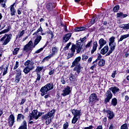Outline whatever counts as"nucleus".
<instances>
[{"label":"nucleus","instance_id":"obj_23","mask_svg":"<svg viewBox=\"0 0 129 129\" xmlns=\"http://www.w3.org/2000/svg\"><path fill=\"white\" fill-rule=\"evenodd\" d=\"M74 71L77 72V74H79L80 71H81V66H80V64L76 66L74 69Z\"/></svg>","mask_w":129,"mask_h":129},{"label":"nucleus","instance_id":"obj_16","mask_svg":"<svg viewBox=\"0 0 129 129\" xmlns=\"http://www.w3.org/2000/svg\"><path fill=\"white\" fill-rule=\"evenodd\" d=\"M42 40V36L40 35H37L36 38L34 40V45H33V48H35L37 45L39 43H40V41Z\"/></svg>","mask_w":129,"mask_h":129},{"label":"nucleus","instance_id":"obj_21","mask_svg":"<svg viewBox=\"0 0 129 129\" xmlns=\"http://www.w3.org/2000/svg\"><path fill=\"white\" fill-rule=\"evenodd\" d=\"M108 52V46L105 45L101 50L100 51L101 54L102 55H105L106 53Z\"/></svg>","mask_w":129,"mask_h":129},{"label":"nucleus","instance_id":"obj_13","mask_svg":"<svg viewBox=\"0 0 129 129\" xmlns=\"http://www.w3.org/2000/svg\"><path fill=\"white\" fill-rule=\"evenodd\" d=\"M35 63L33 61H31L30 60H27L25 63L24 66L26 67H28L29 68H31L32 69H35V66H34Z\"/></svg>","mask_w":129,"mask_h":129},{"label":"nucleus","instance_id":"obj_63","mask_svg":"<svg viewBox=\"0 0 129 129\" xmlns=\"http://www.w3.org/2000/svg\"><path fill=\"white\" fill-rule=\"evenodd\" d=\"M92 128V125H90L89 127H86L84 129H91Z\"/></svg>","mask_w":129,"mask_h":129},{"label":"nucleus","instance_id":"obj_7","mask_svg":"<svg viewBox=\"0 0 129 129\" xmlns=\"http://www.w3.org/2000/svg\"><path fill=\"white\" fill-rule=\"evenodd\" d=\"M32 48H33V42L30 41L28 44H27L23 48L24 51L26 52H31Z\"/></svg>","mask_w":129,"mask_h":129},{"label":"nucleus","instance_id":"obj_52","mask_svg":"<svg viewBox=\"0 0 129 129\" xmlns=\"http://www.w3.org/2000/svg\"><path fill=\"white\" fill-rule=\"evenodd\" d=\"M44 48H45V47H43V48H41L39 49L36 50L35 52V54H39V53H40V52H42V51H43Z\"/></svg>","mask_w":129,"mask_h":129},{"label":"nucleus","instance_id":"obj_32","mask_svg":"<svg viewBox=\"0 0 129 129\" xmlns=\"http://www.w3.org/2000/svg\"><path fill=\"white\" fill-rule=\"evenodd\" d=\"M99 66L102 67L104 65H105V60L104 59H101L98 62Z\"/></svg>","mask_w":129,"mask_h":129},{"label":"nucleus","instance_id":"obj_9","mask_svg":"<svg viewBox=\"0 0 129 129\" xmlns=\"http://www.w3.org/2000/svg\"><path fill=\"white\" fill-rule=\"evenodd\" d=\"M105 95L106 98L104 100V103L106 104V103H107V102H109L111 99L112 98V93H111L110 91L108 90L105 93Z\"/></svg>","mask_w":129,"mask_h":129},{"label":"nucleus","instance_id":"obj_64","mask_svg":"<svg viewBox=\"0 0 129 129\" xmlns=\"http://www.w3.org/2000/svg\"><path fill=\"white\" fill-rule=\"evenodd\" d=\"M102 125H99L97 126V127L96 128V129H102Z\"/></svg>","mask_w":129,"mask_h":129},{"label":"nucleus","instance_id":"obj_27","mask_svg":"<svg viewBox=\"0 0 129 129\" xmlns=\"http://www.w3.org/2000/svg\"><path fill=\"white\" fill-rule=\"evenodd\" d=\"M33 69H32L31 68L26 67L23 70V72H24L25 74H28L30 71H32Z\"/></svg>","mask_w":129,"mask_h":129},{"label":"nucleus","instance_id":"obj_50","mask_svg":"<svg viewBox=\"0 0 129 129\" xmlns=\"http://www.w3.org/2000/svg\"><path fill=\"white\" fill-rule=\"evenodd\" d=\"M120 129H127V124H123L120 127Z\"/></svg>","mask_w":129,"mask_h":129},{"label":"nucleus","instance_id":"obj_18","mask_svg":"<svg viewBox=\"0 0 129 129\" xmlns=\"http://www.w3.org/2000/svg\"><path fill=\"white\" fill-rule=\"evenodd\" d=\"M99 44L100 45V46L99 47V50H100L102 47L104 46V45H106V40H104L103 38H101L99 40Z\"/></svg>","mask_w":129,"mask_h":129},{"label":"nucleus","instance_id":"obj_15","mask_svg":"<svg viewBox=\"0 0 129 129\" xmlns=\"http://www.w3.org/2000/svg\"><path fill=\"white\" fill-rule=\"evenodd\" d=\"M72 113L75 117H80V115H81V112L79 110L73 109Z\"/></svg>","mask_w":129,"mask_h":129},{"label":"nucleus","instance_id":"obj_60","mask_svg":"<svg viewBox=\"0 0 129 129\" xmlns=\"http://www.w3.org/2000/svg\"><path fill=\"white\" fill-rule=\"evenodd\" d=\"M97 66V64L94 63V64L90 68V69L91 70H93L95 67Z\"/></svg>","mask_w":129,"mask_h":129},{"label":"nucleus","instance_id":"obj_43","mask_svg":"<svg viewBox=\"0 0 129 129\" xmlns=\"http://www.w3.org/2000/svg\"><path fill=\"white\" fill-rule=\"evenodd\" d=\"M44 69V67H37L36 71V72H40V71H42Z\"/></svg>","mask_w":129,"mask_h":129},{"label":"nucleus","instance_id":"obj_28","mask_svg":"<svg viewBox=\"0 0 129 129\" xmlns=\"http://www.w3.org/2000/svg\"><path fill=\"white\" fill-rule=\"evenodd\" d=\"M25 116L23 115L22 114H18L17 115V121H21L22 119H24Z\"/></svg>","mask_w":129,"mask_h":129},{"label":"nucleus","instance_id":"obj_25","mask_svg":"<svg viewBox=\"0 0 129 129\" xmlns=\"http://www.w3.org/2000/svg\"><path fill=\"white\" fill-rule=\"evenodd\" d=\"M97 46H98V45L97 44V41L94 42L93 49L91 50L92 54H93V53H94L96 51V49H97Z\"/></svg>","mask_w":129,"mask_h":129},{"label":"nucleus","instance_id":"obj_5","mask_svg":"<svg viewBox=\"0 0 129 129\" xmlns=\"http://www.w3.org/2000/svg\"><path fill=\"white\" fill-rule=\"evenodd\" d=\"M99 100V98L97 97V95L96 94L93 93L90 95L89 98V104L91 106H93L95 104L96 101H98Z\"/></svg>","mask_w":129,"mask_h":129},{"label":"nucleus","instance_id":"obj_3","mask_svg":"<svg viewBox=\"0 0 129 129\" xmlns=\"http://www.w3.org/2000/svg\"><path fill=\"white\" fill-rule=\"evenodd\" d=\"M56 112V110L55 109H52L47 114H46L44 115H43L42 117V119H45L46 121V124H49L51 123V121L52 120V117H53L54 115V113Z\"/></svg>","mask_w":129,"mask_h":129},{"label":"nucleus","instance_id":"obj_10","mask_svg":"<svg viewBox=\"0 0 129 129\" xmlns=\"http://www.w3.org/2000/svg\"><path fill=\"white\" fill-rule=\"evenodd\" d=\"M38 111L37 110H34L32 111V113L29 114V119L30 120H32L33 118H35V119H38Z\"/></svg>","mask_w":129,"mask_h":129},{"label":"nucleus","instance_id":"obj_14","mask_svg":"<svg viewBox=\"0 0 129 129\" xmlns=\"http://www.w3.org/2000/svg\"><path fill=\"white\" fill-rule=\"evenodd\" d=\"M80 60H81V56L77 57L73 62L72 65L71 66V68L75 67V66L80 65V63H79V62H80Z\"/></svg>","mask_w":129,"mask_h":129},{"label":"nucleus","instance_id":"obj_44","mask_svg":"<svg viewBox=\"0 0 129 129\" xmlns=\"http://www.w3.org/2000/svg\"><path fill=\"white\" fill-rule=\"evenodd\" d=\"M71 45V42H69L67 44V45L63 48V50L66 51V50H68L69 49V47Z\"/></svg>","mask_w":129,"mask_h":129},{"label":"nucleus","instance_id":"obj_29","mask_svg":"<svg viewBox=\"0 0 129 129\" xmlns=\"http://www.w3.org/2000/svg\"><path fill=\"white\" fill-rule=\"evenodd\" d=\"M128 37H129V34H125V35H121L120 39L118 41V42L119 43V42L122 41V40L124 39H126V38H128Z\"/></svg>","mask_w":129,"mask_h":129},{"label":"nucleus","instance_id":"obj_57","mask_svg":"<svg viewBox=\"0 0 129 129\" xmlns=\"http://www.w3.org/2000/svg\"><path fill=\"white\" fill-rule=\"evenodd\" d=\"M60 82L62 84H65V80L64 79V77H62L61 78Z\"/></svg>","mask_w":129,"mask_h":129},{"label":"nucleus","instance_id":"obj_53","mask_svg":"<svg viewBox=\"0 0 129 129\" xmlns=\"http://www.w3.org/2000/svg\"><path fill=\"white\" fill-rule=\"evenodd\" d=\"M87 59H88V56L87 55H82V59L83 60V61H86Z\"/></svg>","mask_w":129,"mask_h":129},{"label":"nucleus","instance_id":"obj_39","mask_svg":"<svg viewBox=\"0 0 129 129\" xmlns=\"http://www.w3.org/2000/svg\"><path fill=\"white\" fill-rule=\"evenodd\" d=\"M9 69V65H7L6 67V68H4V72H3V76H5V75H6V74H7V73H8V70Z\"/></svg>","mask_w":129,"mask_h":129},{"label":"nucleus","instance_id":"obj_33","mask_svg":"<svg viewBox=\"0 0 129 129\" xmlns=\"http://www.w3.org/2000/svg\"><path fill=\"white\" fill-rule=\"evenodd\" d=\"M58 51V49H57V48L56 47H53L52 49V53L50 54V55H52V56H54V55H55V54H56V53H57Z\"/></svg>","mask_w":129,"mask_h":129},{"label":"nucleus","instance_id":"obj_51","mask_svg":"<svg viewBox=\"0 0 129 129\" xmlns=\"http://www.w3.org/2000/svg\"><path fill=\"white\" fill-rule=\"evenodd\" d=\"M95 20H96V17L93 16L91 20V23L92 24V25H93V24L95 23Z\"/></svg>","mask_w":129,"mask_h":129},{"label":"nucleus","instance_id":"obj_36","mask_svg":"<svg viewBox=\"0 0 129 129\" xmlns=\"http://www.w3.org/2000/svg\"><path fill=\"white\" fill-rule=\"evenodd\" d=\"M23 125L20 126L19 128L22 129H27V121H26V120L23 121Z\"/></svg>","mask_w":129,"mask_h":129},{"label":"nucleus","instance_id":"obj_45","mask_svg":"<svg viewBox=\"0 0 129 129\" xmlns=\"http://www.w3.org/2000/svg\"><path fill=\"white\" fill-rule=\"evenodd\" d=\"M118 10H119V6L118 5L115 6L113 8V12H114L115 13H116V12H117Z\"/></svg>","mask_w":129,"mask_h":129},{"label":"nucleus","instance_id":"obj_61","mask_svg":"<svg viewBox=\"0 0 129 129\" xmlns=\"http://www.w3.org/2000/svg\"><path fill=\"white\" fill-rule=\"evenodd\" d=\"M116 74V71H115L112 73V74L111 75V77H112V78H114V77H115V75Z\"/></svg>","mask_w":129,"mask_h":129},{"label":"nucleus","instance_id":"obj_20","mask_svg":"<svg viewBox=\"0 0 129 129\" xmlns=\"http://www.w3.org/2000/svg\"><path fill=\"white\" fill-rule=\"evenodd\" d=\"M71 33H68L63 36V43H66L69 41L70 38H71Z\"/></svg>","mask_w":129,"mask_h":129},{"label":"nucleus","instance_id":"obj_47","mask_svg":"<svg viewBox=\"0 0 129 129\" xmlns=\"http://www.w3.org/2000/svg\"><path fill=\"white\" fill-rule=\"evenodd\" d=\"M19 61H16V63L13 68V70H16V69H18V68H19Z\"/></svg>","mask_w":129,"mask_h":129},{"label":"nucleus","instance_id":"obj_17","mask_svg":"<svg viewBox=\"0 0 129 129\" xmlns=\"http://www.w3.org/2000/svg\"><path fill=\"white\" fill-rule=\"evenodd\" d=\"M105 111L106 112V113H107V117H108V118H109L110 119H112V118L114 117V113H113V111L109 110H107Z\"/></svg>","mask_w":129,"mask_h":129},{"label":"nucleus","instance_id":"obj_59","mask_svg":"<svg viewBox=\"0 0 129 129\" xmlns=\"http://www.w3.org/2000/svg\"><path fill=\"white\" fill-rule=\"evenodd\" d=\"M26 101V99H22L21 100V102L20 103V105H23L24 103H25V102Z\"/></svg>","mask_w":129,"mask_h":129},{"label":"nucleus","instance_id":"obj_62","mask_svg":"<svg viewBox=\"0 0 129 129\" xmlns=\"http://www.w3.org/2000/svg\"><path fill=\"white\" fill-rule=\"evenodd\" d=\"M125 25L126 30H128L129 29V23L125 24Z\"/></svg>","mask_w":129,"mask_h":129},{"label":"nucleus","instance_id":"obj_49","mask_svg":"<svg viewBox=\"0 0 129 129\" xmlns=\"http://www.w3.org/2000/svg\"><path fill=\"white\" fill-rule=\"evenodd\" d=\"M47 34H49V35H51V39H52V38H54V34H53V32H52L51 30H49L47 32Z\"/></svg>","mask_w":129,"mask_h":129},{"label":"nucleus","instance_id":"obj_46","mask_svg":"<svg viewBox=\"0 0 129 129\" xmlns=\"http://www.w3.org/2000/svg\"><path fill=\"white\" fill-rule=\"evenodd\" d=\"M19 50H20V48H15L13 51V55H17V54H18L19 52Z\"/></svg>","mask_w":129,"mask_h":129},{"label":"nucleus","instance_id":"obj_19","mask_svg":"<svg viewBox=\"0 0 129 129\" xmlns=\"http://www.w3.org/2000/svg\"><path fill=\"white\" fill-rule=\"evenodd\" d=\"M54 4L49 3L47 4L46 6V8L48 12H52L54 9Z\"/></svg>","mask_w":129,"mask_h":129},{"label":"nucleus","instance_id":"obj_55","mask_svg":"<svg viewBox=\"0 0 129 129\" xmlns=\"http://www.w3.org/2000/svg\"><path fill=\"white\" fill-rule=\"evenodd\" d=\"M1 25H2V27H1L2 28L1 30H3V29H5V28L6 27V23H5L4 22H2Z\"/></svg>","mask_w":129,"mask_h":129},{"label":"nucleus","instance_id":"obj_38","mask_svg":"<svg viewBox=\"0 0 129 129\" xmlns=\"http://www.w3.org/2000/svg\"><path fill=\"white\" fill-rule=\"evenodd\" d=\"M25 34V30H22L20 33H18V35L17 36V38H21V37H22V36H24Z\"/></svg>","mask_w":129,"mask_h":129},{"label":"nucleus","instance_id":"obj_42","mask_svg":"<svg viewBox=\"0 0 129 129\" xmlns=\"http://www.w3.org/2000/svg\"><path fill=\"white\" fill-rule=\"evenodd\" d=\"M78 118L79 117L74 116L72 121V123L75 124L76 122H77V120H78Z\"/></svg>","mask_w":129,"mask_h":129},{"label":"nucleus","instance_id":"obj_1","mask_svg":"<svg viewBox=\"0 0 129 129\" xmlns=\"http://www.w3.org/2000/svg\"><path fill=\"white\" fill-rule=\"evenodd\" d=\"M70 50L71 51L68 54V59L74 56L76 50L78 54L79 53H83V51H82V44L80 42H78L76 45H72Z\"/></svg>","mask_w":129,"mask_h":129},{"label":"nucleus","instance_id":"obj_26","mask_svg":"<svg viewBox=\"0 0 129 129\" xmlns=\"http://www.w3.org/2000/svg\"><path fill=\"white\" fill-rule=\"evenodd\" d=\"M127 15L123 14V13L120 12L117 13V18H120L121 19H123V18H126Z\"/></svg>","mask_w":129,"mask_h":129},{"label":"nucleus","instance_id":"obj_8","mask_svg":"<svg viewBox=\"0 0 129 129\" xmlns=\"http://www.w3.org/2000/svg\"><path fill=\"white\" fill-rule=\"evenodd\" d=\"M16 72L15 82H16V83H19L21 80V79L22 78V73L21 72V70L20 69L16 70Z\"/></svg>","mask_w":129,"mask_h":129},{"label":"nucleus","instance_id":"obj_40","mask_svg":"<svg viewBox=\"0 0 129 129\" xmlns=\"http://www.w3.org/2000/svg\"><path fill=\"white\" fill-rule=\"evenodd\" d=\"M37 77L36 80L35 82V83H37V82H38V81H40V80H41V75L40 74V73H37Z\"/></svg>","mask_w":129,"mask_h":129},{"label":"nucleus","instance_id":"obj_31","mask_svg":"<svg viewBox=\"0 0 129 129\" xmlns=\"http://www.w3.org/2000/svg\"><path fill=\"white\" fill-rule=\"evenodd\" d=\"M85 30V27H77L75 29V32H81L82 31H84Z\"/></svg>","mask_w":129,"mask_h":129},{"label":"nucleus","instance_id":"obj_58","mask_svg":"<svg viewBox=\"0 0 129 129\" xmlns=\"http://www.w3.org/2000/svg\"><path fill=\"white\" fill-rule=\"evenodd\" d=\"M119 28H121V29H123L124 30H126L125 24H122L120 25Z\"/></svg>","mask_w":129,"mask_h":129},{"label":"nucleus","instance_id":"obj_30","mask_svg":"<svg viewBox=\"0 0 129 129\" xmlns=\"http://www.w3.org/2000/svg\"><path fill=\"white\" fill-rule=\"evenodd\" d=\"M111 104L113 105V106H116V104H117V99L115 98H113L111 100Z\"/></svg>","mask_w":129,"mask_h":129},{"label":"nucleus","instance_id":"obj_37","mask_svg":"<svg viewBox=\"0 0 129 129\" xmlns=\"http://www.w3.org/2000/svg\"><path fill=\"white\" fill-rule=\"evenodd\" d=\"M39 32H43V29L42 28V27L40 26V28L37 30V31H36L35 32H34L33 34V36H37V34H38V33H39Z\"/></svg>","mask_w":129,"mask_h":129},{"label":"nucleus","instance_id":"obj_11","mask_svg":"<svg viewBox=\"0 0 129 129\" xmlns=\"http://www.w3.org/2000/svg\"><path fill=\"white\" fill-rule=\"evenodd\" d=\"M15 123V115L11 114L8 118V124L9 126H13Z\"/></svg>","mask_w":129,"mask_h":129},{"label":"nucleus","instance_id":"obj_48","mask_svg":"<svg viewBox=\"0 0 129 129\" xmlns=\"http://www.w3.org/2000/svg\"><path fill=\"white\" fill-rule=\"evenodd\" d=\"M68 126H69V124L68 123V122H67L64 123L63 126V129H68Z\"/></svg>","mask_w":129,"mask_h":129},{"label":"nucleus","instance_id":"obj_24","mask_svg":"<svg viewBox=\"0 0 129 129\" xmlns=\"http://www.w3.org/2000/svg\"><path fill=\"white\" fill-rule=\"evenodd\" d=\"M15 4L11 5L10 7V12L11 16H15L16 14V10H15Z\"/></svg>","mask_w":129,"mask_h":129},{"label":"nucleus","instance_id":"obj_54","mask_svg":"<svg viewBox=\"0 0 129 129\" xmlns=\"http://www.w3.org/2000/svg\"><path fill=\"white\" fill-rule=\"evenodd\" d=\"M91 44H92V40H91L87 44V45H86V48H89V47H90Z\"/></svg>","mask_w":129,"mask_h":129},{"label":"nucleus","instance_id":"obj_41","mask_svg":"<svg viewBox=\"0 0 129 129\" xmlns=\"http://www.w3.org/2000/svg\"><path fill=\"white\" fill-rule=\"evenodd\" d=\"M70 81H74L75 80V76L72 73L70 74Z\"/></svg>","mask_w":129,"mask_h":129},{"label":"nucleus","instance_id":"obj_22","mask_svg":"<svg viewBox=\"0 0 129 129\" xmlns=\"http://www.w3.org/2000/svg\"><path fill=\"white\" fill-rule=\"evenodd\" d=\"M109 89V90L112 91V93H113L114 94H115V93H117V92H118V91H119V89L116 87H111Z\"/></svg>","mask_w":129,"mask_h":129},{"label":"nucleus","instance_id":"obj_2","mask_svg":"<svg viewBox=\"0 0 129 129\" xmlns=\"http://www.w3.org/2000/svg\"><path fill=\"white\" fill-rule=\"evenodd\" d=\"M115 37L112 36L109 39V46L110 50L106 53V56H109L114 51L115 47H116V43H115Z\"/></svg>","mask_w":129,"mask_h":129},{"label":"nucleus","instance_id":"obj_35","mask_svg":"<svg viewBox=\"0 0 129 129\" xmlns=\"http://www.w3.org/2000/svg\"><path fill=\"white\" fill-rule=\"evenodd\" d=\"M51 57H53L52 54H49L48 56L45 57L42 59V62H45V61H48L49 60V59H51Z\"/></svg>","mask_w":129,"mask_h":129},{"label":"nucleus","instance_id":"obj_34","mask_svg":"<svg viewBox=\"0 0 129 129\" xmlns=\"http://www.w3.org/2000/svg\"><path fill=\"white\" fill-rule=\"evenodd\" d=\"M10 30H11V26H9L8 29H5L2 32H0V35H2V34H5L6 33H8V32H10Z\"/></svg>","mask_w":129,"mask_h":129},{"label":"nucleus","instance_id":"obj_12","mask_svg":"<svg viewBox=\"0 0 129 129\" xmlns=\"http://www.w3.org/2000/svg\"><path fill=\"white\" fill-rule=\"evenodd\" d=\"M70 92H71V88L69 86H67V87L62 90L61 95L63 96H67V95H69V94H70Z\"/></svg>","mask_w":129,"mask_h":129},{"label":"nucleus","instance_id":"obj_6","mask_svg":"<svg viewBox=\"0 0 129 129\" xmlns=\"http://www.w3.org/2000/svg\"><path fill=\"white\" fill-rule=\"evenodd\" d=\"M11 39H12V34H5L1 39V41H4V40H5L4 43H3V46H5L9 43L10 41H11Z\"/></svg>","mask_w":129,"mask_h":129},{"label":"nucleus","instance_id":"obj_56","mask_svg":"<svg viewBox=\"0 0 129 129\" xmlns=\"http://www.w3.org/2000/svg\"><path fill=\"white\" fill-rule=\"evenodd\" d=\"M55 73V70L53 69L50 71L49 72V75H52V74H54Z\"/></svg>","mask_w":129,"mask_h":129},{"label":"nucleus","instance_id":"obj_4","mask_svg":"<svg viewBox=\"0 0 129 129\" xmlns=\"http://www.w3.org/2000/svg\"><path fill=\"white\" fill-rule=\"evenodd\" d=\"M53 88H54V85L52 83L47 84L45 86L42 87L40 89L41 96H44L45 94H47L48 91L52 90Z\"/></svg>","mask_w":129,"mask_h":129}]
</instances>
